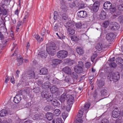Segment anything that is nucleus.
I'll list each match as a JSON object with an SVG mask.
<instances>
[{
	"label": "nucleus",
	"mask_w": 123,
	"mask_h": 123,
	"mask_svg": "<svg viewBox=\"0 0 123 123\" xmlns=\"http://www.w3.org/2000/svg\"><path fill=\"white\" fill-rule=\"evenodd\" d=\"M67 98H68L67 101L68 105L65 106L62 105L61 108L63 110H66L67 111H69L70 110L71 107L73 104L74 101V97L71 95H67Z\"/></svg>",
	"instance_id": "f257e3e1"
},
{
	"label": "nucleus",
	"mask_w": 123,
	"mask_h": 123,
	"mask_svg": "<svg viewBox=\"0 0 123 123\" xmlns=\"http://www.w3.org/2000/svg\"><path fill=\"white\" fill-rule=\"evenodd\" d=\"M56 48L55 45L53 43H48L47 45V51L48 54L50 55H53L55 54Z\"/></svg>",
	"instance_id": "f03ea898"
},
{
	"label": "nucleus",
	"mask_w": 123,
	"mask_h": 123,
	"mask_svg": "<svg viewBox=\"0 0 123 123\" xmlns=\"http://www.w3.org/2000/svg\"><path fill=\"white\" fill-rule=\"evenodd\" d=\"M109 76H108V78H110L111 80H112L114 82L117 81L120 78V75L119 73L116 72L115 73H112L111 75V77H109Z\"/></svg>",
	"instance_id": "7ed1b4c3"
},
{
	"label": "nucleus",
	"mask_w": 123,
	"mask_h": 123,
	"mask_svg": "<svg viewBox=\"0 0 123 123\" xmlns=\"http://www.w3.org/2000/svg\"><path fill=\"white\" fill-rule=\"evenodd\" d=\"M68 54L67 51L65 50H61L57 53V57L59 58H64L66 57Z\"/></svg>",
	"instance_id": "20e7f679"
},
{
	"label": "nucleus",
	"mask_w": 123,
	"mask_h": 123,
	"mask_svg": "<svg viewBox=\"0 0 123 123\" xmlns=\"http://www.w3.org/2000/svg\"><path fill=\"white\" fill-rule=\"evenodd\" d=\"M99 6V2L98 1H96L93 4L91 8V9L94 12H96L98 10Z\"/></svg>",
	"instance_id": "39448f33"
},
{
	"label": "nucleus",
	"mask_w": 123,
	"mask_h": 123,
	"mask_svg": "<svg viewBox=\"0 0 123 123\" xmlns=\"http://www.w3.org/2000/svg\"><path fill=\"white\" fill-rule=\"evenodd\" d=\"M50 91L53 94H55L56 96L60 94L59 89L55 86H53L50 88Z\"/></svg>",
	"instance_id": "423d86ee"
},
{
	"label": "nucleus",
	"mask_w": 123,
	"mask_h": 123,
	"mask_svg": "<svg viewBox=\"0 0 123 123\" xmlns=\"http://www.w3.org/2000/svg\"><path fill=\"white\" fill-rule=\"evenodd\" d=\"M41 94L43 97L47 98V100L48 101H51L53 99V95L50 94L49 95V94L48 92L44 94L43 96V93L42 92Z\"/></svg>",
	"instance_id": "0eeeda50"
},
{
	"label": "nucleus",
	"mask_w": 123,
	"mask_h": 123,
	"mask_svg": "<svg viewBox=\"0 0 123 123\" xmlns=\"http://www.w3.org/2000/svg\"><path fill=\"white\" fill-rule=\"evenodd\" d=\"M103 6L104 8L106 10H109L112 7V4L109 1L105 2Z\"/></svg>",
	"instance_id": "6e6552de"
},
{
	"label": "nucleus",
	"mask_w": 123,
	"mask_h": 123,
	"mask_svg": "<svg viewBox=\"0 0 123 123\" xmlns=\"http://www.w3.org/2000/svg\"><path fill=\"white\" fill-rule=\"evenodd\" d=\"M120 114V111L117 110H114L112 112V116L114 118H117L119 116Z\"/></svg>",
	"instance_id": "1a4fd4ad"
},
{
	"label": "nucleus",
	"mask_w": 123,
	"mask_h": 123,
	"mask_svg": "<svg viewBox=\"0 0 123 123\" xmlns=\"http://www.w3.org/2000/svg\"><path fill=\"white\" fill-rule=\"evenodd\" d=\"M15 49V50L14 51V53L12 54V56H15L16 55L18 49L17 44L16 43H13V44L12 48L11 49V51H12Z\"/></svg>",
	"instance_id": "9d476101"
},
{
	"label": "nucleus",
	"mask_w": 123,
	"mask_h": 123,
	"mask_svg": "<svg viewBox=\"0 0 123 123\" xmlns=\"http://www.w3.org/2000/svg\"><path fill=\"white\" fill-rule=\"evenodd\" d=\"M77 16L80 18H84L87 16L86 12L84 11H81L77 13Z\"/></svg>",
	"instance_id": "9b49d317"
},
{
	"label": "nucleus",
	"mask_w": 123,
	"mask_h": 123,
	"mask_svg": "<svg viewBox=\"0 0 123 123\" xmlns=\"http://www.w3.org/2000/svg\"><path fill=\"white\" fill-rule=\"evenodd\" d=\"M79 64L78 67H75L74 68V71L76 72H79V70H80V69L82 67L83 65V63L82 62L80 61L79 62Z\"/></svg>",
	"instance_id": "f8f14e48"
},
{
	"label": "nucleus",
	"mask_w": 123,
	"mask_h": 123,
	"mask_svg": "<svg viewBox=\"0 0 123 123\" xmlns=\"http://www.w3.org/2000/svg\"><path fill=\"white\" fill-rule=\"evenodd\" d=\"M115 37V35L112 33L108 34L106 36V38L107 39L108 41L111 40Z\"/></svg>",
	"instance_id": "ddd939ff"
},
{
	"label": "nucleus",
	"mask_w": 123,
	"mask_h": 123,
	"mask_svg": "<svg viewBox=\"0 0 123 123\" xmlns=\"http://www.w3.org/2000/svg\"><path fill=\"white\" fill-rule=\"evenodd\" d=\"M22 98L20 95H17L14 98L13 101L16 103H18L20 102Z\"/></svg>",
	"instance_id": "4468645a"
},
{
	"label": "nucleus",
	"mask_w": 123,
	"mask_h": 123,
	"mask_svg": "<svg viewBox=\"0 0 123 123\" xmlns=\"http://www.w3.org/2000/svg\"><path fill=\"white\" fill-rule=\"evenodd\" d=\"M116 62L120 66H123V59L121 57H118L116 59Z\"/></svg>",
	"instance_id": "2eb2a0df"
},
{
	"label": "nucleus",
	"mask_w": 123,
	"mask_h": 123,
	"mask_svg": "<svg viewBox=\"0 0 123 123\" xmlns=\"http://www.w3.org/2000/svg\"><path fill=\"white\" fill-rule=\"evenodd\" d=\"M54 20L60 22L61 21V18L58 14L57 12H54Z\"/></svg>",
	"instance_id": "dca6fc26"
},
{
	"label": "nucleus",
	"mask_w": 123,
	"mask_h": 123,
	"mask_svg": "<svg viewBox=\"0 0 123 123\" xmlns=\"http://www.w3.org/2000/svg\"><path fill=\"white\" fill-rule=\"evenodd\" d=\"M7 114L8 111L7 109H3L0 111V116L1 117L5 116Z\"/></svg>",
	"instance_id": "f3484780"
},
{
	"label": "nucleus",
	"mask_w": 123,
	"mask_h": 123,
	"mask_svg": "<svg viewBox=\"0 0 123 123\" xmlns=\"http://www.w3.org/2000/svg\"><path fill=\"white\" fill-rule=\"evenodd\" d=\"M47 119L49 120H51L53 119V114L51 113H47L46 114Z\"/></svg>",
	"instance_id": "a211bd4d"
},
{
	"label": "nucleus",
	"mask_w": 123,
	"mask_h": 123,
	"mask_svg": "<svg viewBox=\"0 0 123 123\" xmlns=\"http://www.w3.org/2000/svg\"><path fill=\"white\" fill-rule=\"evenodd\" d=\"M106 15L105 12L104 11H102L99 15L100 19L102 20L105 19L106 17Z\"/></svg>",
	"instance_id": "6ab92c4d"
},
{
	"label": "nucleus",
	"mask_w": 123,
	"mask_h": 123,
	"mask_svg": "<svg viewBox=\"0 0 123 123\" xmlns=\"http://www.w3.org/2000/svg\"><path fill=\"white\" fill-rule=\"evenodd\" d=\"M48 73V70L46 68H43L41 69L40 71V74L45 75L47 74Z\"/></svg>",
	"instance_id": "aec40b11"
},
{
	"label": "nucleus",
	"mask_w": 123,
	"mask_h": 123,
	"mask_svg": "<svg viewBox=\"0 0 123 123\" xmlns=\"http://www.w3.org/2000/svg\"><path fill=\"white\" fill-rule=\"evenodd\" d=\"M52 123H63L61 118H57L53 120Z\"/></svg>",
	"instance_id": "412c9836"
},
{
	"label": "nucleus",
	"mask_w": 123,
	"mask_h": 123,
	"mask_svg": "<svg viewBox=\"0 0 123 123\" xmlns=\"http://www.w3.org/2000/svg\"><path fill=\"white\" fill-rule=\"evenodd\" d=\"M76 51L77 53L80 55L83 54L84 53V51L83 49L80 48H77L76 49Z\"/></svg>",
	"instance_id": "4be33fe9"
},
{
	"label": "nucleus",
	"mask_w": 123,
	"mask_h": 123,
	"mask_svg": "<svg viewBox=\"0 0 123 123\" xmlns=\"http://www.w3.org/2000/svg\"><path fill=\"white\" fill-rule=\"evenodd\" d=\"M39 55L42 58H46L47 56V54L45 53V51H43L40 52Z\"/></svg>",
	"instance_id": "5701e85b"
},
{
	"label": "nucleus",
	"mask_w": 123,
	"mask_h": 123,
	"mask_svg": "<svg viewBox=\"0 0 123 123\" xmlns=\"http://www.w3.org/2000/svg\"><path fill=\"white\" fill-rule=\"evenodd\" d=\"M119 28V25L116 22H114L113 26L111 27V29L113 30H116Z\"/></svg>",
	"instance_id": "b1692460"
},
{
	"label": "nucleus",
	"mask_w": 123,
	"mask_h": 123,
	"mask_svg": "<svg viewBox=\"0 0 123 123\" xmlns=\"http://www.w3.org/2000/svg\"><path fill=\"white\" fill-rule=\"evenodd\" d=\"M63 71L66 74H70L71 72V69L68 67H65L63 69Z\"/></svg>",
	"instance_id": "393cba45"
},
{
	"label": "nucleus",
	"mask_w": 123,
	"mask_h": 123,
	"mask_svg": "<svg viewBox=\"0 0 123 123\" xmlns=\"http://www.w3.org/2000/svg\"><path fill=\"white\" fill-rule=\"evenodd\" d=\"M23 58L21 57L20 56L19 57L17 58V61L18 63L17 64V65L19 66L21 65L23 62Z\"/></svg>",
	"instance_id": "a878e982"
},
{
	"label": "nucleus",
	"mask_w": 123,
	"mask_h": 123,
	"mask_svg": "<svg viewBox=\"0 0 123 123\" xmlns=\"http://www.w3.org/2000/svg\"><path fill=\"white\" fill-rule=\"evenodd\" d=\"M52 103L53 105L55 106H59L60 103V102L57 100H54L53 101Z\"/></svg>",
	"instance_id": "bb28decb"
},
{
	"label": "nucleus",
	"mask_w": 123,
	"mask_h": 123,
	"mask_svg": "<svg viewBox=\"0 0 123 123\" xmlns=\"http://www.w3.org/2000/svg\"><path fill=\"white\" fill-rule=\"evenodd\" d=\"M61 113V111L58 109H55L54 112V114L56 116H58Z\"/></svg>",
	"instance_id": "cd10ccee"
},
{
	"label": "nucleus",
	"mask_w": 123,
	"mask_h": 123,
	"mask_svg": "<svg viewBox=\"0 0 123 123\" xmlns=\"http://www.w3.org/2000/svg\"><path fill=\"white\" fill-rule=\"evenodd\" d=\"M75 25L76 28L77 29H80L82 27V24L80 22L76 23Z\"/></svg>",
	"instance_id": "c85d7f7f"
},
{
	"label": "nucleus",
	"mask_w": 123,
	"mask_h": 123,
	"mask_svg": "<svg viewBox=\"0 0 123 123\" xmlns=\"http://www.w3.org/2000/svg\"><path fill=\"white\" fill-rule=\"evenodd\" d=\"M96 49L98 50H101L102 48V45L101 43H100L98 44L96 47Z\"/></svg>",
	"instance_id": "c756f323"
},
{
	"label": "nucleus",
	"mask_w": 123,
	"mask_h": 123,
	"mask_svg": "<svg viewBox=\"0 0 123 123\" xmlns=\"http://www.w3.org/2000/svg\"><path fill=\"white\" fill-rule=\"evenodd\" d=\"M68 32L69 34L71 35L75 33L74 30L70 28H68Z\"/></svg>",
	"instance_id": "7c9ffc66"
},
{
	"label": "nucleus",
	"mask_w": 123,
	"mask_h": 123,
	"mask_svg": "<svg viewBox=\"0 0 123 123\" xmlns=\"http://www.w3.org/2000/svg\"><path fill=\"white\" fill-rule=\"evenodd\" d=\"M68 116V114L67 113L64 112L62 113V117L63 119L64 120Z\"/></svg>",
	"instance_id": "2f4dec72"
},
{
	"label": "nucleus",
	"mask_w": 123,
	"mask_h": 123,
	"mask_svg": "<svg viewBox=\"0 0 123 123\" xmlns=\"http://www.w3.org/2000/svg\"><path fill=\"white\" fill-rule=\"evenodd\" d=\"M109 22L108 21H106L103 23L102 25L103 27H107L109 25Z\"/></svg>",
	"instance_id": "473e14b6"
},
{
	"label": "nucleus",
	"mask_w": 123,
	"mask_h": 123,
	"mask_svg": "<svg viewBox=\"0 0 123 123\" xmlns=\"http://www.w3.org/2000/svg\"><path fill=\"white\" fill-rule=\"evenodd\" d=\"M71 39L72 41L75 42L79 40V38L75 36H71Z\"/></svg>",
	"instance_id": "72a5a7b5"
},
{
	"label": "nucleus",
	"mask_w": 123,
	"mask_h": 123,
	"mask_svg": "<svg viewBox=\"0 0 123 123\" xmlns=\"http://www.w3.org/2000/svg\"><path fill=\"white\" fill-rule=\"evenodd\" d=\"M50 84L49 82H46L44 83L43 85L45 87V88L48 89V88H49Z\"/></svg>",
	"instance_id": "f704fd0d"
},
{
	"label": "nucleus",
	"mask_w": 123,
	"mask_h": 123,
	"mask_svg": "<svg viewBox=\"0 0 123 123\" xmlns=\"http://www.w3.org/2000/svg\"><path fill=\"white\" fill-rule=\"evenodd\" d=\"M83 114V111L81 110H80L79 111L77 115V117L79 118H80L82 116Z\"/></svg>",
	"instance_id": "c9c22d12"
},
{
	"label": "nucleus",
	"mask_w": 123,
	"mask_h": 123,
	"mask_svg": "<svg viewBox=\"0 0 123 123\" xmlns=\"http://www.w3.org/2000/svg\"><path fill=\"white\" fill-rule=\"evenodd\" d=\"M54 62H55V64L56 65H57L58 64H60L61 63V61L58 59H55L53 61V63H54Z\"/></svg>",
	"instance_id": "e433bc0d"
},
{
	"label": "nucleus",
	"mask_w": 123,
	"mask_h": 123,
	"mask_svg": "<svg viewBox=\"0 0 123 123\" xmlns=\"http://www.w3.org/2000/svg\"><path fill=\"white\" fill-rule=\"evenodd\" d=\"M28 75H30V76L31 77V78L32 77H33L34 75V74L33 71H29L28 73Z\"/></svg>",
	"instance_id": "4c0bfd02"
},
{
	"label": "nucleus",
	"mask_w": 123,
	"mask_h": 123,
	"mask_svg": "<svg viewBox=\"0 0 123 123\" xmlns=\"http://www.w3.org/2000/svg\"><path fill=\"white\" fill-rule=\"evenodd\" d=\"M90 105L89 104H86L85 105L84 107V109L85 110H86L88 109L90 107Z\"/></svg>",
	"instance_id": "58836bf2"
},
{
	"label": "nucleus",
	"mask_w": 123,
	"mask_h": 123,
	"mask_svg": "<svg viewBox=\"0 0 123 123\" xmlns=\"http://www.w3.org/2000/svg\"><path fill=\"white\" fill-rule=\"evenodd\" d=\"M62 18L64 20H66L68 18V15L65 14H64L62 15Z\"/></svg>",
	"instance_id": "ea45409f"
},
{
	"label": "nucleus",
	"mask_w": 123,
	"mask_h": 123,
	"mask_svg": "<svg viewBox=\"0 0 123 123\" xmlns=\"http://www.w3.org/2000/svg\"><path fill=\"white\" fill-rule=\"evenodd\" d=\"M6 10L5 9H4L3 7H0V15H1Z\"/></svg>",
	"instance_id": "a19ab883"
},
{
	"label": "nucleus",
	"mask_w": 123,
	"mask_h": 123,
	"mask_svg": "<svg viewBox=\"0 0 123 123\" xmlns=\"http://www.w3.org/2000/svg\"><path fill=\"white\" fill-rule=\"evenodd\" d=\"M116 64L114 62H112L110 64V66L111 67L114 68L116 66Z\"/></svg>",
	"instance_id": "79ce46f5"
},
{
	"label": "nucleus",
	"mask_w": 123,
	"mask_h": 123,
	"mask_svg": "<svg viewBox=\"0 0 123 123\" xmlns=\"http://www.w3.org/2000/svg\"><path fill=\"white\" fill-rule=\"evenodd\" d=\"M74 22L73 21L71 22V23H67V24L68 25L67 26H71L72 27L73 25V24H74Z\"/></svg>",
	"instance_id": "37998d69"
},
{
	"label": "nucleus",
	"mask_w": 123,
	"mask_h": 123,
	"mask_svg": "<svg viewBox=\"0 0 123 123\" xmlns=\"http://www.w3.org/2000/svg\"><path fill=\"white\" fill-rule=\"evenodd\" d=\"M101 123H109L108 120L106 119H104L102 120Z\"/></svg>",
	"instance_id": "c03bdc74"
},
{
	"label": "nucleus",
	"mask_w": 123,
	"mask_h": 123,
	"mask_svg": "<svg viewBox=\"0 0 123 123\" xmlns=\"http://www.w3.org/2000/svg\"><path fill=\"white\" fill-rule=\"evenodd\" d=\"M91 65V64L89 62H87L85 64V66L87 68H89Z\"/></svg>",
	"instance_id": "a18cd8bd"
},
{
	"label": "nucleus",
	"mask_w": 123,
	"mask_h": 123,
	"mask_svg": "<svg viewBox=\"0 0 123 123\" xmlns=\"http://www.w3.org/2000/svg\"><path fill=\"white\" fill-rule=\"evenodd\" d=\"M34 120H37L38 119V115L37 114L35 115L33 118Z\"/></svg>",
	"instance_id": "49530a36"
},
{
	"label": "nucleus",
	"mask_w": 123,
	"mask_h": 123,
	"mask_svg": "<svg viewBox=\"0 0 123 123\" xmlns=\"http://www.w3.org/2000/svg\"><path fill=\"white\" fill-rule=\"evenodd\" d=\"M110 10L111 12V13H112L116 11V8L115 7H113V8H111Z\"/></svg>",
	"instance_id": "de8ad7c7"
},
{
	"label": "nucleus",
	"mask_w": 123,
	"mask_h": 123,
	"mask_svg": "<svg viewBox=\"0 0 123 123\" xmlns=\"http://www.w3.org/2000/svg\"><path fill=\"white\" fill-rule=\"evenodd\" d=\"M9 80V76H7L5 77V82L6 83H7L8 81Z\"/></svg>",
	"instance_id": "09e8293b"
},
{
	"label": "nucleus",
	"mask_w": 123,
	"mask_h": 123,
	"mask_svg": "<svg viewBox=\"0 0 123 123\" xmlns=\"http://www.w3.org/2000/svg\"><path fill=\"white\" fill-rule=\"evenodd\" d=\"M119 20L120 22H122L123 21V16H120L118 17Z\"/></svg>",
	"instance_id": "8fccbe9b"
},
{
	"label": "nucleus",
	"mask_w": 123,
	"mask_h": 123,
	"mask_svg": "<svg viewBox=\"0 0 123 123\" xmlns=\"http://www.w3.org/2000/svg\"><path fill=\"white\" fill-rule=\"evenodd\" d=\"M20 71L18 70L16 72V76L17 78H18L19 77V74L20 73Z\"/></svg>",
	"instance_id": "3c124183"
},
{
	"label": "nucleus",
	"mask_w": 123,
	"mask_h": 123,
	"mask_svg": "<svg viewBox=\"0 0 123 123\" xmlns=\"http://www.w3.org/2000/svg\"><path fill=\"white\" fill-rule=\"evenodd\" d=\"M6 123H12V120L10 119H8L6 120Z\"/></svg>",
	"instance_id": "603ef678"
},
{
	"label": "nucleus",
	"mask_w": 123,
	"mask_h": 123,
	"mask_svg": "<svg viewBox=\"0 0 123 123\" xmlns=\"http://www.w3.org/2000/svg\"><path fill=\"white\" fill-rule=\"evenodd\" d=\"M96 55H94L92 56L91 58V60L92 62H93L94 60L95 59L96 56Z\"/></svg>",
	"instance_id": "864d4df0"
},
{
	"label": "nucleus",
	"mask_w": 123,
	"mask_h": 123,
	"mask_svg": "<svg viewBox=\"0 0 123 123\" xmlns=\"http://www.w3.org/2000/svg\"><path fill=\"white\" fill-rule=\"evenodd\" d=\"M4 38V36L2 33L0 32V40H2Z\"/></svg>",
	"instance_id": "5fc2aeb1"
},
{
	"label": "nucleus",
	"mask_w": 123,
	"mask_h": 123,
	"mask_svg": "<svg viewBox=\"0 0 123 123\" xmlns=\"http://www.w3.org/2000/svg\"><path fill=\"white\" fill-rule=\"evenodd\" d=\"M118 8L119 10L123 11V5H119L118 6Z\"/></svg>",
	"instance_id": "6e6d98bb"
},
{
	"label": "nucleus",
	"mask_w": 123,
	"mask_h": 123,
	"mask_svg": "<svg viewBox=\"0 0 123 123\" xmlns=\"http://www.w3.org/2000/svg\"><path fill=\"white\" fill-rule=\"evenodd\" d=\"M59 37V38L61 39H64L65 37V36H63V35H61Z\"/></svg>",
	"instance_id": "4d7b16f0"
},
{
	"label": "nucleus",
	"mask_w": 123,
	"mask_h": 123,
	"mask_svg": "<svg viewBox=\"0 0 123 123\" xmlns=\"http://www.w3.org/2000/svg\"><path fill=\"white\" fill-rule=\"evenodd\" d=\"M22 23V21H19L17 25V26L19 27L20 25H21Z\"/></svg>",
	"instance_id": "13d9d810"
},
{
	"label": "nucleus",
	"mask_w": 123,
	"mask_h": 123,
	"mask_svg": "<svg viewBox=\"0 0 123 123\" xmlns=\"http://www.w3.org/2000/svg\"><path fill=\"white\" fill-rule=\"evenodd\" d=\"M19 12V11L18 9H17L15 12V14L18 16Z\"/></svg>",
	"instance_id": "bf43d9fd"
},
{
	"label": "nucleus",
	"mask_w": 123,
	"mask_h": 123,
	"mask_svg": "<svg viewBox=\"0 0 123 123\" xmlns=\"http://www.w3.org/2000/svg\"><path fill=\"white\" fill-rule=\"evenodd\" d=\"M77 121H78L77 123H81L82 122V120L79 118L77 119Z\"/></svg>",
	"instance_id": "052dcab7"
},
{
	"label": "nucleus",
	"mask_w": 123,
	"mask_h": 123,
	"mask_svg": "<svg viewBox=\"0 0 123 123\" xmlns=\"http://www.w3.org/2000/svg\"><path fill=\"white\" fill-rule=\"evenodd\" d=\"M38 35H34L33 36V37L35 38L38 41Z\"/></svg>",
	"instance_id": "680f3d73"
},
{
	"label": "nucleus",
	"mask_w": 123,
	"mask_h": 123,
	"mask_svg": "<svg viewBox=\"0 0 123 123\" xmlns=\"http://www.w3.org/2000/svg\"><path fill=\"white\" fill-rule=\"evenodd\" d=\"M74 74H75V75H74V76H73V77L74 78H77V77H78V76L77 75V74L76 73H73V74L74 75Z\"/></svg>",
	"instance_id": "e2e57ef3"
},
{
	"label": "nucleus",
	"mask_w": 123,
	"mask_h": 123,
	"mask_svg": "<svg viewBox=\"0 0 123 123\" xmlns=\"http://www.w3.org/2000/svg\"><path fill=\"white\" fill-rule=\"evenodd\" d=\"M115 60V58L114 57H113L112 58H111L110 59V61L111 62H112L114 61Z\"/></svg>",
	"instance_id": "0e129e2a"
},
{
	"label": "nucleus",
	"mask_w": 123,
	"mask_h": 123,
	"mask_svg": "<svg viewBox=\"0 0 123 123\" xmlns=\"http://www.w3.org/2000/svg\"><path fill=\"white\" fill-rule=\"evenodd\" d=\"M23 123H32L30 120H28L24 122Z\"/></svg>",
	"instance_id": "69168bd1"
},
{
	"label": "nucleus",
	"mask_w": 123,
	"mask_h": 123,
	"mask_svg": "<svg viewBox=\"0 0 123 123\" xmlns=\"http://www.w3.org/2000/svg\"><path fill=\"white\" fill-rule=\"evenodd\" d=\"M12 23L13 24H15L16 23V20L15 19H12Z\"/></svg>",
	"instance_id": "338daca9"
},
{
	"label": "nucleus",
	"mask_w": 123,
	"mask_h": 123,
	"mask_svg": "<svg viewBox=\"0 0 123 123\" xmlns=\"http://www.w3.org/2000/svg\"><path fill=\"white\" fill-rule=\"evenodd\" d=\"M14 80V79L12 77L11 78V81L12 83H13Z\"/></svg>",
	"instance_id": "774afa93"
}]
</instances>
